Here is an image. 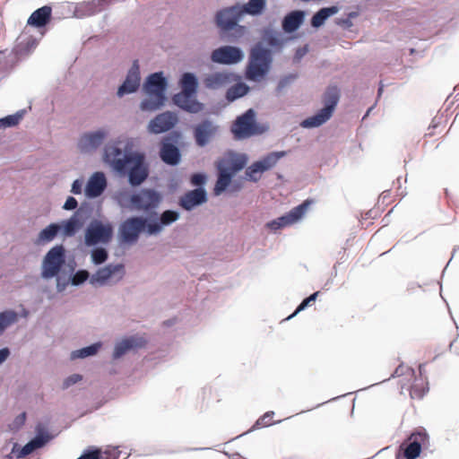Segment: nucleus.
<instances>
[{
	"instance_id": "obj_34",
	"label": "nucleus",
	"mask_w": 459,
	"mask_h": 459,
	"mask_svg": "<svg viewBox=\"0 0 459 459\" xmlns=\"http://www.w3.org/2000/svg\"><path fill=\"white\" fill-rule=\"evenodd\" d=\"M55 437L56 435L50 433L44 425L39 423L35 427L34 437H31L30 440L32 442L34 447L37 450L46 446Z\"/></svg>"
},
{
	"instance_id": "obj_56",
	"label": "nucleus",
	"mask_w": 459,
	"mask_h": 459,
	"mask_svg": "<svg viewBox=\"0 0 459 459\" xmlns=\"http://www.w3.org/2000/svg\"><path fill=\"white\" fill-rule=\"evenodd\" d=\"M82 379V376L81 374H78V373L72 374L64 379L63 384H62V388L64 390L68 389L72 385L80 382Z\"/></svg>"
},
{
	"instance_id": "obj_59",
	"label": "nucleus",
	"mask_w": 459,
	"mask_h": 459,
	"mask_svg": "<svg viewBox=\"0 0 459 459\" xmlns=\"http://www.w3.org/2000/svg\"><path fill=\"white\" fill-rule=\"evenodd\" d=\"M334 22L337 26L342 28L343 30H350L353 26L352 21H350L349 18H336Z\"/></svg>"
},
{
	"instance_id": "obj_49",
	"label": "nucleus",
	"mask_w": 459,
	"mask_h": 459,
	"mask_svg": "<svg viewBox=\"0 0 459 459\" xmlns=\"http://www.w3.org/2000/svg\"><path fill=\"white\" fill-rule=\"evenodd\" d=\"M36 448L34 447L32 442L29 440L24 446H20L19 444H13L11 455H13L17 459H22L29 455H30Z\"/></svg>"
},
{
	"instance_id": "obj_4",
	"label": "nucleus",
	"mask_w": 459,
	"mask_h": 459,
	"mask_svg": "<svg viewBox=\"0 0 459 459\" xmlns=\"http://www.w3.org/2000/svg\"><path fill=\"white\" fill-rule=\"evenodd\" d=\"M180 91L172 97L173 103L182 111L197 114L204 109V104L198 100L199 78L194 72H184L178 79Z\"/></svg>"
},
{
	"instance_id": "obj_30",
	"label": "nucleus",
	"mask_w": 459,
	"mask_h": 459,
	"mask_svg": "<svg viewBox=\"0 0 459 459\" xmlns=\"http://www.w3.org/2000/svg\"><path fill=\"white\" fill-rule=\"evenodd\" d=\"M243 18L247 15L259 17L264 14L267 7V0H248L246 3L236 2Z\"/></svg>"
},
{
	"instance_id": "obj_40",
	"label": "nucleus",
	"mask_w": 459,
	"mask_h": 459,
	"mask_svg": "<svg viewBox=\"0 0 459 459\" xmlns=\"http://www.w3.org/2000/svg\"><path fill=\"white\" fill-rule=\"evenodd\" d=\"M101 347L102 342L100 341L92 342L87 346L73 351L70 354V359L74 360L95 356Z\"/></svg>"
},
{
	"instance_id": "obj_38",
	"label": "nucleus",
	"mask_w": 459,
	"mask_h": 459,
	"mask_svg": "<svg viewBox=\"0 0 459 459\" xmlns=\"http://www.w3.org/2000/svg\"><path fill=\"white\" fill-rule=\"evenodd\" d=\"M100 11L95 0L83 1L78 3L74 11V16L79 19L92 16Z\"/></svg>"
},
{
	"instance_id": "obj_43",
	"label": "nucleus",
	"mask_w": 459,
	"mask_h": 459,
	"mask_svg": "<svg viewBox=\"0 0 459 459\" xmlns=\"http://www.w3.org/2000/svg\"><path fill=\"white\" fill-rule=\"evenodd\" d=\"M18 321V313L13 309H5L0 312V335Z\"/></svg>"
},
{
	"instance_id": "obj_14",
	"label": "nucleus",
	"mask_w": 459,
	"mask_h": 459,
	"mask_svg": "<svg viewBox=\"0 0 459 459\" xmlns=\"http://www.w3.org/2000/svg\"><path fill=\"white\" fill-rule=\"evenodd\" d=\"M108 134L109 131L104 127L84 132L79 135L76 142V148L82 154L93 153L107 140Z\"/></svg>"
},
{
	"instance_id": "obj_42",
	"label": "nucleus",
	"mask_w": 459,
	"mask_h": 459,
	"mask_svg": "<svg viewBox=\"0 0 459 459\" xmlns=\"http://www.w3.org/2000/svg\"><path fill=\"white\" fill-rule=\"evenodd\" d=\"M105 245L91 246V260L94 265H101L108 259V250Z\"/></svg>"
},
{
	"instance_id": "obj_9",
	"label": "nucleus",
	"mask_w": 459,
	"mask_h": 459,
	"mask_svg": "<svg viewBox=\"0 0 459 459\" xmlns=\"http://www.w3.org/2000/svg\"><path fill=\"white\" fill-rule=\"evenodd\" d=\"M267 129L266 126L257 122L256 112L251 108L236 117L231 125L230 132L236 141H242L260 135Z\"/></svg>"
},
{
	"instance_id": "obj_55",
	"label": "nucleus",
	"mask_w": 459,
	"mask_h": 459,
	"mask_svg": "<svg viewBox=\"0 0 459 459\" xmlns=\"http://www.w3.org/2000/svg\"><path fill=\"white\" fill-rule=\"evenodd\" d=\"M309 45L307 43L302 47H299L298 48H296L294 56L292 57V63H300L303 57L309 52Z\"/></svg>"
},
{
	"instance_id": "obj_1",
	"label": "nucleus",
	"mask_w": 459,
	"mask_h": 459,
	"mask_svg": "<svg viewBox=\"0 0 459 459\" xmlns=\"http://www.w3.org/2000/svg\"><path fill=\"white\" fill-rule=\"evenodd\" d=\"M121 143L117 140L105 144L102 160L117 176L126 178L131 187H139L150 176V163L146 153L134 150L129 141L124 147H121Z\"/></svg>"
},
{
	"instance_id": "obj_26",
	"label": "nucleus",
	"mask_w": 459,
	"mask_h": 459,
	"mask_svg": "<svg viewBox=\"0 0 459 459\" xmlns=\"http://www.w3.org/2000/svg\"><path fill=\"white\" fill-rule=\"evenodd\" d=\"M240 79L241 77L233 72L220 71L209 74L204 79V84L208 89L217 90Z\"/></svg>"
},
{
	"instance_id": "obj_24",
	"label": "nucleus",
	"mask_w": 459,
	"mask_h": 459,
	"mask_svg": "<svg viewBox=\"0 0 459 459\" xmlns=\"http://www.w3.org/2000/svg\"><path fill=\"white\" fill-rule=\"evenodd\" d=\"M315 203L314 199L307 198L301 202L297 206L293 207L291 210H290L288 212L281 215L280 217L276 218L281 225V227L283 229L287 226L292 225L299 221H300L306 214L307 211L310 207L311 204Z\"/></svg>"
},
{
	"instance_id": "obj_61",
	"label": "nucleus",
	"mask_w": 459,
	"mask_h": 459,
	"mask_svg": "<svg viewBox=\"0 0 459 459\" xmlns=\"http://www.w3.org/2000/svg\"><path fill=\"white\" fill-rule=\"evenodd\" d=\"M25 421H26V412L22 411L14 418V420L13 421V429H21L25 424Z\"/></svg>"
},
{
	"instance_id": "obj_57",
	"label": "nucleus",
	"mask_w": 459,
	"mask_h": 459,
	"mask_svg": "<svg viewBox=\"0 0 459 459\" xmlns=\"http://www.w3.org/2000/svg\"><path fill=\"white\" fill-rule=\"evenodd\" d=\"M62 208L65 211H76L78 208V201L75 197L69 195L67 196L65 204H63Z\"/></svg>"
},
{
	"instance_id": "obj_18",
	"label": "nucleus",
	"mask_w": 459,
	"mask_h": 459,
	"mask_svg": "<svg viewBox=\"0 0 459 459\" xmlns=\"http://www.w3.org/2000/svg\"><path fill=\"white\" fill-rule=\"evenodd\" d=\"M141 86L140 65L137 59L134 60L131 67L128 69L125 80L117 87L116 95L117 98H123L126 95L135 93Z\"/></svg>"
},
{
	"instance_id": "obj_46",
	"label": "nucleus",
	"mask_w": 459,
	"mask_h": 459,
	"mask_svg": "<svg viewBox=\"0 0 459 459\" xmlns=\"http://www.w3.org/2000/svg\"><path fill=\"white\" fill-rule=\"evenodd\" d=\"M207 181L208 176L204 171L194 172L190 175L189 178V183L192 186H194L193 189L203 193H208L205 187Z\"/></svg>"
},
{
	"instance_id": "obj_6",
	"label": "nucleus",
	"mask_w": 459,
	"mask_h": 459,
	"mask_svg": "<svg viewBox=\"0 0 459 459\" xmlns=\"http://www.w3.org/2000/svg\"><path fill=\"white\" fill-rule=\"evenodd\" d=\"M248 156L244 152L230 151L228 156L218 160L216 164L217 179L213 187V195L219 196L227 193L231 179L246 168Z\"/></svg>"
},
{
	"instance_id": "obj_41",
	"label": "nucleus",
	"mask_w": 459,
	"mask_h": 459,
	"mask_svg": "<svg viewBox=\"0 0 459 459\" xmlns=\"http://www.w3.org/2000/svg\"><path fill=\"white\" fill-rule=\"evenodd\" d=\"M38 45V39L32 36L24 37L20 36L17 39V44L13 48L15 53L18 55H29Z\"/></svg>"
},
{
	"instance_id": "obj_47",
	"label": "nucleus",
	"mask_w": 459,
	"mask_h": 459,
	"mask_svg": "<svg viewBox=\"0 0 459 459\" xmlns=\"http://www.w3.org/2000/svg\"><path fill=\"white\" fill-rule=\"evenodd\" d=\"M273 415H274V411H266L264 414H263L261 417H259L255 420V422L254 423V425L251 427V429L239 435L238 437H241L247 433L252 432L260 428L269 427L271 425L277 424V423L281 422V420L270 422V420L273 417Z\"/></svg>"
},
{
	"instance_id": "obj_37",
	"label": "nucleus",
	"mask_w": 459,
	"mask_h": 459,
	"mask_svg": "<svg viewBox=\"0 0 459 459\" xmlns=\"http://www.w3.org/2000/svg\"><path fill=\"white\" fill-rule=\"evenodd\" d=\"M237 82L231 85L225 93V100L229 102H234L235 100L247 96L250 91V87L246 82H242L241 79L236 81Z\"/></svg>"
},
{
	"instance_id": "obj_29",
	"label": "nucleus",
	"mask_w": 459,
	"mask_h": 459,
	"mask_svg": "<svg viewBox=\"0 0 459 459\" xmlns=\"http://www.w3.org/2000/svg\"><path fill=\"white\" fill-rule=\"evenodd\" d=\"M52 18V7L51 5L46 4L36 9L29 17L27 25L37 29L45 28L51 21Z\"/></svg>"
},
{
	"instance_id": "obj_52",
	"label": "nucleus",
	"mask_w": 459,
	"mask_h": 459,
	"mask_svg": "<svg viewBox=\"0 0 459 459\" xmlns=\"http://www.w3.org/2000/svg\"><path fill=\"white\" fill-rule=\"evenodd\" d=\"M319 295V291H315L310 294L308 297L302 299V301L298 305L296 309L290 314L286 320H290L295 317L299 313L305 310L307 307H310L312 303H314Z\"/></svg>"
},
{
	"instance_id": "obj_15",
	"label": "nucleus",
	"mask_w": 459,
	"mask_h": 459,
	"mask_svg": "<svg viewBox=\"0 0 459 459\" xmlns=\"http://www.w3.org/2000/svg\"><path fill=\"white\" fill-rule=\"evenodd\" d=\"M191 128L195 144L199 148L207 146L220 131V126L208 117L192 125Z\"/></svg>"
},
{
	"instance_id": "obj_21",
	"label": "nucleus",
	"mask_w": 459,
	"mask_h": 459,
	"mask_svg": "<svg viewBox=\"0 0 459 459\" xmlns=\"http://www.w3.org/2000/svg\"><path fill=\"white\" fill-rule=\"evenodd\" d=\"M125 265L119 264H108L99 268L90 278V284L92 286H105L108 281L118 274V281L125 276Z\"/></svg>"
},
{
	"instance_id": "obj_11",
	"label": "nucleus",
	"mask_w": 459,
	"mask_h": 459,
	"mask_svg": "<svg viewBox=\"0 0 459 459\" xmlns=\"http://www.w3.org/2000/svg\"><path fill=\"white\" fill-rule=\"evenodd\" d=\"M183 134L179 130L167 133L160 142L159 157L160 160L170 167H177L182 160L184 147Z\"/></svg>"
},
{
	"instance_id": "obj_60",
	"label": "nucleus",
	"mask_w": 459,
	"mask_h": 459,
	"mask_svg": "<svg viewBox=\"0 0 459 459\" xmlns=\"http://www.w3.org/2000/svg\"><path fill=\"white\" fill-rule=\"evenodd\" d=\"M83 180L82 178H76L74 180L71 186V192L74 195H81L82 192Z\"/></svg>"
},
{
	"instance_id": "obj_23",
	"label": "nucleus",
	"mask_w": 459,
	"mask_h": 459,
	"mask_svg": "<svg viewBox=\"0 0 459 459\" xmlns=\"http://www.w3.org/2000/svg\"><path fill=\"white\" fill-rule=\"evenodd\" d=\"M108 186L107 178L101 171L94 172L87 180L83 188L84 195L88 199L100 197Z\"/></svg>"
},
{
	"instance_id": "obj_48",
	"label": "nucleus",
	"mask_w": 459,
	"mask_h": 459,
	"mask_svg": "<svg viewBox=\"0 0 459 459\" xmlns=\"http://www.w3.org/2000/svg\"><path fill=\"white\" fill-rule=\"evenodd\" d=\"M262 174H264V172L258 163L254 161L248 167L246 166L243 179L248 182L256 183L260 180Z\"/></svg>"
},
{
	"instance_id": "obj_8",
	"label": "nucleus",
	"mask_w": 459,
	"mask_h": 459,
	"mask_svg": "<svg viewBox=\"0 0 459 459\" xmlns=\"http://www.w3.org/2000/svg\"><path fill=\"white\" fill-rule=\"evenodd\" d=\"M341 98V91L336 85H330L322 95L323 107L313 115L303 119L299 126L313 129L325 125L333 117Z\"/></svg>"
},
{
	"instance_id": "obj_12",
	"label": "nucleus",
	"mask_w": 459,
	"mask_h": 459,
	"mask_svg": "<svg viewBox=\"0 0 459 459\" xmlns=\"http://www.w3.org/2000/svg\"><path fill=\"white\" fill-rule=\"evenodd\" d=\"M114 236V226L109 221L92 219L84 230V245H108Z\"/></svg>"
},
{
	"instance_id": "obj_22",
	"label": "nucleus",
	"mask_w": 459,
	"mask_h": 459,
	"mask_svg": "<svg viewBox=\"0 0 459 459\" xmlns=\"http://www.w3.org/2000/svg\"><path fill=\"white\" fill-rule=\"evenodd\" d=\"M145 345L146 341L143 337L138 335L126 336L115 343L112 359L114 360L119 359L126 353L143 348Z\"/></svg>"
},
{
	"instance_id": "obj_3",
	"label": "nucleus",
	"mask_w": 459,
	"mask_h": 459,
	"mask_svg": "<svg viewBox=\"0 0 459 459\" xmlns=\"http://www.w3.org/2000/svg\"><path fill=\"white\" fill-rule=\"evenodd\" d=\"M243 19L236 3L218 9L214 13L212 23L220 39L232 44L238 43L247 32V28L240 24Z\"/></svg>"
},
{
	"instance_id": "obj_13",
	"label": "nucleus",
	"mask_w": 459,
	"mask_h": 459,
	"mask_svg": "<svg viewBox=\"0 0 459 459\" xmlns=\"http://www.w3.org/2000/svg\"><path fill=\"white\" fill-rule=\"evenodd\" d=\"M143 233L139 215H132L124 220L118 226L117 241L121 247H131L136 244L141 234Z\"/></svg>"
},
{
	"instance_id": "obj_2",
	"label": "nucleus",
	"mask_w": 459,
	"mask_h": 459,
	"mask_svg": "<svg viewBox=\"0 0 459 459\" xmlns=\"http://www.w3.org/2000/svg\"><path fill=\"white\" fill-rule=\"evenodd\" d=\"M285 48L284 33L272 24L259 30V40L249 49L246 66V78L260 82L269 74L274 55L281 54Z\"/></svg>"
},
{
	"instance_id": "obj_20",
	"label": "nucleus",
	"mask_w": 459,
	"mask_h": 459,
	"mask_svg": "<svg viewBox=\"0 0 459 459\" xmlns=\"http://www.w3.org/2000/svg\"><path fill=\"white\" fill-rule=\"evenodd\" d=\"M178 123V114L167 110L151 119L148 123L147 129L151 134H160L172 131Z\"/></svg>"
},
{
	"instance_id": "obj_50",
	"label": "nucleus",
	"mask_w": 459,
	"mask_h": 459,
	"mask_svg": "<svg viewBox=\"0 0 459 459\" xmlns=\"http://www.w3.org/2000/svg\"><path fill=\"white\" fill-rule=\"evenodd\" d=\"M21 56V55L15 53L13 48L8 56H4V58L0 61V70H4L8 73L11 72L20 61Z\"/></svg>"
},
{
	"instance_id": "obj_45",
	"label": "nucleus",
	"mask_w": 459,
	"mask_h": 459,
	"mask_svg": "<svg viewBox=\"0 0 459 459\" xmlns=\"http://www.w3.org/2000/svg\"><path fill=\"white\" fill-rule=\"evenodd\" d=\"M93 205L90 202H82L76 211L72 214L83 226L93 213Z\"/></svg>"
},
{
	"instance_id": "obj_35",
	"label": "nucleus",
	"mask_w": 459,
	"mask_h": 459,
	"mask_svg": "<svg viewBox=\"0 0 459 459\" xmlns=\"http://www.w3.org/2000/svg\"><path fill=\"white\" fill-rule=\"evenodd\" d=\"M57 228H59V234L64 238L74 237L83 226L78 221L74 216L68 219L56 221Z\"/></svg>"
},
{
	"instance_id": "obj_28",
	"label": "nucleus",
	"mask_w": 459,
	"mask_h": 459,
	"mask_svg": "<svg viewBox=\"0 0 459 459\" xmlns=\"http://www.w3.org/2000/svg\"><path fill=\"white\" fill-rule=\"evenodd\" d=\"M143 225V233L146 236H157L163 230L160 218L157 210L139 215Z\"/></svg>"
},
{
	"instance_id": "obj_19",
	"label": "nucleus",
	"mask_w": 459,
	"mask_h": 459,
	"mask_svg": "<svg viewBox=\"0 0 459 459\" xmlns=\"http://www.w3.org/2000/svg\"><path fill=\"white\" fill-rule=\"evenodd\" d=\"M76 262L72 257V264L64 276V280L59 284H56V291L61 293L65 290L67 286L80 287L87 281H90V273L86 269L76 270Z\"/></svg>"
},
{
	"instance_id": "obj_53",
	"label": "nucleus",
	"mask_w": 459,
	"mask_h": 459,
	"mask_svg": "<svg viewBox=\"0 0 459 459\" xmlns=\"http://www.w3.org/2000/svg\"><path fill=\"white\" fill-rule=\"evenodd\" d=\"M299 77L298 73H290L281 76L276 85L275 91L276 93L281 92L285 88L290 86Z\"/></svg>"
},
{
	"instance_id": "obj_31",
	"label": "nucleus",
	"mask_w": 459,
	"mask_h": 459,
	"mask_svg": "<svg viewBox=\"0 0 459 459\" xmlns=\"http://www.w3.org/2000/svg\"><path fill=\"white\" fill-rule=\"evenodd\" d=\"M425 366L426 363H420L419 365L420 378H415L410 389V395L412 399H422L429 392V382L427 381V377H423Z\"/></svg>"
},
{
	"instance_id": "obj_17",
	"label": "nucleus",
	"mask_w": 459,
	"mask_h": 459,
	"mask_svg": "<svg viewBox=\"0 0 459 459\" xmlns=\"http://www.w3.org/2000/svg\"><path fill=\"white\" fill-rule=\"evenodd\" d=\"M245 57L244 50L236 45H223L212 50L211 61L214 64L233 65Z\"/></svg>"
},
{
	"instance_id": "obj_63",
	"label": "nucleus",
	"mask_w": 459,
	"mask_h": 459,
	"mask_svg": "<svg viewBox=\"0 0 459 459\" xmlns=\"http://www.w3.org/2000/svg\"><path fill=\"white\" fill-rule=\"evenodd\" d=\"M265 227L273 231H277L282 229L277 219H273L266 222Z\"/></svg>"
},
{
	"instance_id": "obj_10",
	"label": "nucleus",
	"mask_w": 459,
	"mask_h": 459,
	"mask_svg": "<svg viewBox=\"0 0 459 459\" xmlns=\"http://www.w3.org/2000/svg\"><path fill=\"white\" fill-rule=\"evenodd\" d=\"M430 446L429 435L426 429L419 427L399 446L395 453V459H417L423 449H429Z\"/></svg>"
},
{
	"instance_id": "obj_5",
	"label": "nucleus",
	"mask_w": 459,
	"mask_h": 459,
	"mask_svg": "<svg viewBox=\"0 0 459 459\" xmlns=\"http://www.w3.org/2000/svg\"><path fill=\"white\" fill-rule=\"evenodd\" d=\"M169 80L163 71H157L147 75L143 81L142 91L148 98L139 105L142 111L154 112L161 109L167 100Z\"/></svg>"
},
{
	"instance_id": "obj_36",
	"label": "nucleus",
	"mask_w": 459,
	"mask_h": 459,
	"mask_svg": "<svg viewBox=\"0 0 459 459\" xmlns=\"http://www.w3.org/2000/svg\"><path fill=\"white\" fill-rule=\"evenodd\" d=\"M288 154L287 151H273L266 153L259 160H255L262 171L264 173L276 166L279 160Z\"/></svg>"
},
{
	"instance_id": "obj_16",
	"label": "nucleus",
	"mask_w": 459,
	"mask_h": 459,
	"mask_svg": "<svg viewBox=\"0 0 459 459\" xmlns=\"http://www.w3.org/2000/svg\"><path fill=\"white\" fill-rule=\"evenodd\" d=\"M163 200V195L153 187H142L135 191V210L155 212Z\"/></svg>"
},
{
	"instance_id": "obj_58",
	"label": "nucleus",
	"mask_w": 459,
	"mask_h": 459,
	"mask_svg": "<svg viewBox=\"0 0 459 459\" xmlns=\"http://www.w3.org/2000/svg\"><path fill=\"white\" fill-rule=\"evenodd\" d=\"M243 186H244L243 182L240 179L232 178L227 193H229V194L238 193L242 190Z\"/></svg>"
},
{
	"instance_id": "obj_54",
	"label": "nucleus",
	"mask_w": 459,
	"mask_h": 459,
	"mask_svg": "<svg viewBox=\"0 0 459 459\" xmlns=\"http://www.w3.org/2000/svg\"><path fill=\"white\" fill-rule=\"evenodd\" d=\"M77 459H104L102 451L96 446L85 449Z\"/></svg>"
},
{
	"instance_id": "obj_27",
	"label": "nucleus",
	"mask_w": 459,
	"mask_h": 459,
	"mask_svg": "<svg viewBox=\"0 0 459 459\" xmlns=\"http://www.w3.org/2000/svg\"><path fill=\"white\" fill-rule=\"evenodd\" d=\"M306 12L292 10L288 12L281 19V30L284 34L296 32L305 22Z\"/></svg>"
},
{
	"instance_id": "obj_44",
	"label": "nucleus",
	"mask_w": 459,
	"mask_h": 459,
	"mask_svg": "<svg viewBox=\"0 0 459 459\" xmlns=\"http://www.w3.org/2000/svg\"><path fill=\"white\" fill-rule=\"evenodd\" d=\"M26 114V109H20L13 114L0 117V129L16 126Z\"/></svg>"
},
{
	"instance_id": "obj_32",
	"label": "nucleus",
	"mask_w": 459,
	"mask_h": 459,
	"mask_svg": "<svg viewBox=\"0 0 459 459\" xmlns=\"http://www.w3.org/2000/svg\"><path fill=\"white\" fill-rule=\"evenodd\" d=\"M338 5H330L320 8L316 11L310 19V25L315 30H317L325 25V22L332 16L339 12Z\"/></svg>"
},
{
	"instance_id": "obj_25",
	"label": "nucleus",
	"mask_w": 459,
	"mask_h": 459,
	"mask_svg": "<svg viewBox=\"0 0 459 459\" xmlns=\"http://www.w3.org/2000/svg\"><path fill=\"white\" fill-rule=\"evenodd\" d=\"M208 193L190 189L186 191L178 199V205L186 212H192L208 202Z\"/></svg>"
},
{
	"instance_id": "obj_62",
	"label": "nucleus",
	"mask_w": 459,
	"mask_h": 459,
	"mask_svg": "<svg viewBox=\"0 0 459 459\" xmlns=\"http://www.w3.org/2000/svg\"><path fill=\"white\" fill-rule=\"evenodd\" d=\"M105 455L107 456L104 459H120L122 452L118 450V447H114L112 450H106Z\"/></svg>"
},
{
	"instance_id": "obj_64",
	"label": "nucleus",
	"mask_w": 459,
	"mask_h": 459,
	"mask_svg": "<svg viewBox=\"0 0 459 459\" xmlns=\"http://www.w3.org/2000/svg\"><path fill=\"white\" fill-rule=\"evenodd\" d=\"M11 350L8 347L0 349V366L10 357Z\"/></svg>"
},
{
	"instance_id": "obj_33",
	"label": "nucleus",
	"mask_w": 459,
	"mask_h": 459,
	"mask_svg": "<svg viewBox=\"0 0 459 459\" xmlns=\"http://www.w3.org/2000/svg\"><path fill=\"white\" fill-rule=\"evenodd\" d=\"M58 236H60V234L57 223L51 222L39 232L37 238L33 240V243L38 247L45 246L52 242Z\"/></svg>"
},
{
	"instance_id": "obj_39",
	"label": "nucleus",
	"mask_w": 459,
	"mask_h": 459,
	"mask_svg": "<svg viewBox=\"0 0 459 459\" xmlns=\"http://www.w3.org/2000/svg\"><path fill=\"white\" fill-rule=\"evenodd\" d=\"M114 200L122 209L135 210V191L119 190L114 195Z\"/></svg>"
},
{
	"instance_id": "obj_51",
	"label": "nucleus",
	"mask_w": 459,
	"mask_h": 459,
	"mask_svg": "<svg viewBox=\"0 0 459 459\" xmlns=\"http://www.w3.org/2000/svg\"><path fill=\"white\" fill-rule=\"evenodd\" d=\"M163 228L169 227L180 218V212L177 210L168 209L159 213Z\"/></svg>"
},
{
	"instance_id": "obj_7",
	"label": "nucleus",
	"mask_w": 459,
	"mask_h": 459,
	"mask_svg": "<svg viewBox=\"0 0 459 459\" xmlns=\"http://www.w3.org/2000/svg\"><path fill=\"white\" fill-rule=\"evenodd\" d=\"M72 264V258L67 259L66 249L63 244L52 247L43 256L40 276L43 280H56L59 284Z\"/></svg>"
}]
</instances>
